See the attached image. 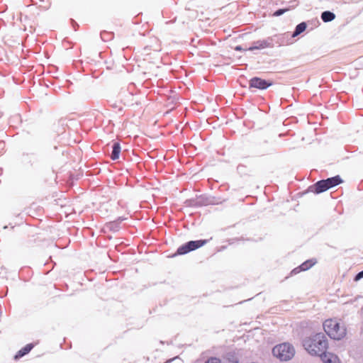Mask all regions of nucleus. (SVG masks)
<instances>
[{
    "label": "nucleus",
    "instance_id": "nucleus-2",
    "mask_svg": "<svg viewBox=\"0 0 363 363\" xmlns=\"http://www.w3.org/2000/svg\"><path fill=\"white\" fill-rule=\"evenodd\" d=\"M323 328L327 335L334 340H341L346 335V328L337 320L328 319L323 323Z\"/></svg>",
    "mask_w": 363,
    "mask_h": 363
},
{
    "label": "nucleus",
    "instance_id": "nucleus-7",
    "mask_svg": "<svg viewBox=\"0 0 363 363\" xmlns=\"http://www.w3.org/2000/svg\"><path fill=\"white\" fill-rule=\"evenodd\" d=\"M324 363H340V359L336 354L324 352V354L319 356Z\"/></svg>",
    "mask_w": 363,
    "mask_h": 363
},
{
    "label": "nucleus",
    "instance_id": "nucleus-19",
    "mask_svg": "<svg viewBox=\"0 0 363 363\" xmlns=\"http://www.w3.org/2000/svg\"><path fill=\"white\" fill-rule=\"evenodd\" d=\"M303 271L302 269H301V266L294 269L292 271H291V274H296L298 273H299L300 272Z\"/></svg>",
    "mask_w": 363,
    "mask_h": 363
},
{
    "label": "nucleus",
    "instance_id": "nucleus-3",
    "mask_svg": "<svg viewBox=\"0 0 363 363\" xmlns=\"http://www.w3.org/2000/svg\"><path fill=\"white\" fill-rule=\"evenodd\" d=\"M272 353L281 361H288L294 357L295 350L291 345L282 343L275 346L272 350Z\"/></svg>",
    "mask_w": 363,
    "mask_h": 363
},
{
    "label": "nucleus",
    "instance_id": "nucleus-18",
    "mask_svg": "<svg viewBox=\"0 0 363 363\" xmlns=\"http://www.w3.org/2000/svg\"><path fill=\"white\" fill-rule=\"evenodd\" d=\"M362 278H363V270L357 274L354 280L355 281H358L359 280H360Z\"/></svg>",
    "mask_w": 363,
    "mask_h": 363
},
{
    "label": "nucleus",
    "instance_id": "nucleus-1",
    "mask_svg": "<svg viewBox=\"0 0 363 363\" xmlns=\"http://www.w3.org/2000/svg\"><path fill=\"white\" fill-rule=\"evenodd\" d=\"M303 346L310 354L320 356L328 349V339L324 333H319L305 340Z\"/></svg>",
    "mask_w": 363,
    "mask_h": 363
},
{
    "label": "nucleus",
    "instance_id": "nucleus-6",
    "mask_svg": "<svg viewBox=\"0 0 363 363\" xmlns=\"http://www.w3.org/2000/svg\"><path fill=\"white\" fill-rule=\"evenodd\" d=\"M328 189H329V187L323 180L317 182L315 184L311 186L308 189L309 191L314 192L315 194L324 192Z\"/></svg>",
    "mask_w": 363,
    "mask_h": 363
},
{
    "label": "nucleus",
    "instance_id": "nucleus-9",
    "mask_svg": "<svg viewBox=\"0 0 363 363\" xmlns=\"http://www.w3.org/2000/svg\"><path fill=\"white\" fill-rule=\"evenodd\" d=\"M33 344H28L25 347H23L22 349H21L17 354L15 355L14 359H18L21 357H23L24 355L27 354L30 352V351L33 348Z\"/></svg>",
    "mask_w": 363,
    "mask_h": 363
},
{
    "label": "nucleus",
    "instance_id": "nucleus-4",
    "mask_svg": "<svg viewBox=\"0 0 363 363\" xmlns=\"http://www.w3.org/2000/svg\"><path fill=\"white\" fill-rule=\"evenodd\" d=\"M272 85V82H269L265 79H262L259 77H253L250 81V88H257L259 89H266Z\"/></svg>",
    "mask_w": 363,
    "mask_h": 363
},
{
    "label": "nucleus",
    "instance_id": "nucleus-16",
    "mask_svg": "<svg viewBox=\"0 0 363 363\" xmlns=\"http://www.w3.org/2000/svg\"><path fill=\"white\" fill-rule=\"evenodd\" d=\"M288 9H278L274 13V16H279L282 14H284Z\"/></svg>",
    "mask_w": 363,
    "mask_h": 363
},
{
    "label": "nucleus",
    "instance_id": "nucleus-5",
    "mask_svg": "<svg viewBox=\"0 0 363 363\" xmlns=\"http://www.w3.org/2000/svg\"><path fill=\"white\" fill-rule=\"evenodd\" d=\"M206 242V240H195L189 241L183 245V255L186 254L191 251L196 250L200 247L203 246Z\"/></svg>",
    "mask_w": 363,
    "mask_h": 363
},
{
    "label": "nucleus",
    "instance_id": "nucleus-10",
    "mask_svg": "<svg viewBox=\"0 0 363 363\" xmlns=\"http://www.w3.org/2000/svg\"><path fill=\"white\" fill-rule=\"evenodd\" d=\"M325 183L328 186L329 189L334 187L339 184H340L342 181L340 176H335L333 177L328 178L327 179H323Z\"/></svg>",
    "mask_w": 363,
    "mask_h": 363
},
{
    "label": "nucleus",
    "instance_id": "nucleus-12",
    "mask_svg": "<svg viewBox=\"0 0 363 363\" xmlns=\"http://www.w3.org/2000/svg\"><path fill=\"white\" fill-rule=\"evenodd\" d=\"M121 152V146L118 143H115L113 145V150L111 152V157L113 160H116L119 157V154Z\"/></svg>",
    "mask_w": 363,
    "mask_h": 363
},
{
    "label": "nucleus",
    "instance_id": "nucleus-20",
    "mask_svg": "<svg viewBox=\"0 0 363 363\" xmlns=\"http://www.w3.org/2000/svg\"><path fill=\"white\" fill-rule=\"evenodd\" d=\"M242 50L241 46L238 45V46L235 47V50Z\"/></svg>",
    "mask_w": 363,
    "mask_h": 363
},
{
    "label": "nucleus",
    "instance_id": "nucleus-17",
    "mask_svg": "<svg viewBox=\"0 0 363 363\" xmlns=\"http://www.w3.org/2000/svg\"><path fill=\"white\" fill-rule=\"evenodd\" d=\"M182 255V246L179 247L177 248V252L175 254H173V255H167V257H175L176 255Z\"/></svg>",
    "mask_w": 363,
    "mask_h": 363
},
{
    "label": "nucleus",
    "instance_id": "nucleus-11",
    "mask_svg": "<svg viewBox=\"0 0 363 363\" xmlns=\"http://www.w3.org/2000/svg\"><path fill=\"white\" fill-rule=\"evenodd\" d=\"M335 13L329 11H323L321 13V19L323 20V21L325 23L332 21L333 20L335 19Z\"/></svg>",
    "mask_w": 363,
    "mask_h": 363
},
{
    "label": "nucleus",
    "instance_id": "nucleus-13",
    "mask_svg": "<svg viewBox=\"0 0 363 363\" xmlns=\"http://www.w3.org/2000/svg\"><path fill=\"white\" fill-rule=\"evenodd\" d=\"M306 23L305 22H302L299 24H298L296 28H295V30L294 31L293 34H292V37H296L298 36V35L301 34L303 31H305V30L306 29Z\"/></svg>",
    "mask_w": 363,
    "mask_h": 363
},
{
    "label": "nucleus",
    "instance_id": "nucleus-8",
    "mask_svg": "<svg viewBox=\"0 0 363 363\" xmlns=\"http://www.w3.org/2000/svg\"><path fill=\"white\" fill-rule=\"evenodd\" d=\"M272 47V42L268 40H258L253 43V45L249 48V50H261L266 48Z\"/></svg>",
    "mask_w": 363,
    "mask_h": 363
},
{
    "label": "nucleus",
    "instance_id": "nucleus-14",
    "mask_svg": "<svg viewBox=\"0 0 363 363\" xmlns=\"http://www.w3.org/2000/svg\"><path fill=\"white\" fill-rule=\"evenodd\" d=\"M315 262H316L313 259H308L300 265L301 269L303 271H306L311 268L315 264Z\"/></svg>",
    "mask_w": 363,
    "mask_h": 363
},
{
    "label": "nucleus",
    "instance_id": "nucleus-15",
    "mask_svg": "<svg viewBox=\"0 0 363 363\" xmlns=\"http://www.w3.org/2000/svg\"><path fill=\"white\" fill-rule=\"evenodd\" d=\"M205 363H221V362L218 358L211 357Z\"/></svg>",
    "mask_w": 363,
    "mask_h": 363
}]
</instances>
